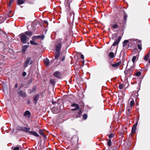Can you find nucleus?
Masks as SVG:
<instances>
[{
  "label": "nucleus",
  "instance_id": "f257e3e1",
  "mask_svg": "<svg viewBox=\"0 0 150 150\" xmlns=\"http://www.w3.org/2000/svg\"><path fill=\"white\" fill-rule=\"evenodd\" d=\"M135 66L133 64L130 69L125 71V73L126 75L128 77L131 76L133 72V71L134 68Z\"/></svg>",
  "mask_w": 150,
  "mask_h": 150
},
{
  "label": "nucleus",
  "instance_id": "f03ea898",
  "mask_svg": "<svg viewBox=\"0 0 150 150\" xmlns=\"http://www.w3.org/2000/svg\"><path fill=\"white\" fill-rule=\"evenodd\" d=\"M19 37L21 38V40L23 43H26V41L28 38L25 35L24 33H22L19 35Z\"/></svg>",
  "mask_w": 150,
  "mask_h": 150
},
{
  "label": "nucleus",
  "instance_id": "7ed1b4c3",
  "mask_svg": "<svg viewBox=\"0 0 150 150\" xmlns=\"http://www.w3.org/2000/svg\"><path fill=\"white\" fill-rule=\"evenodd\" d=\"M33 61L31 60V58L30 57H29L25 61L23 67L25 68L28 66V64H29L30 65H31L33 63Z\"/></svg>",
  "mask_w": 150,
  "mask_h": 150
},
{
  "label": "nucleus",
  "instance_id": "20e7f679",
  "mask_svg": "<svg viewBox=\"0 0 150 150\" xmlns=\"http://www.w3.org/2000/svg\"><path fill=\"white\" fill-rule=\"evenodd\" d=\"M18 93L20 96L23 98H25L27 96L26 93L22 90L19 91Z\"/></svg>",
  "mask_w": 150,
  "mask_h": 150
},
{
  "label": "nucleus",
  "instance_id": "39448f33",
  "mask_svg": "<svg viewBox=\"0 0 150 150\" xmlns=\"http://www.w3.org/2000/svg\"><path fill=\"white\" fill-rule=\"evenodd\" d=\"M72 0H65V5L68 11H70V4Z\"/></svg>",
  "mask_w": 150,
  "mask_h": 150
},
{
  "label": "nucleus",
  "instance_id": "423d86ee",
  "mask_svg": "<svg viewBox=\"0 0 150 150\" xmlns=\"http://www.w3.org/2000/svg\"><path fill=\"white\" fill-rule=\"evenodd\" d=\"M44 38V35H42L35 36L32 37V39L33 41L35 40L36 39L40 38L41 39H43Z\"/></svg>",
  "mask_w": 150,
  "mask_h": 150
},
{
  "label": "nucleus",
  "instance_id": "0eeeda50",
  "mask_svg": "<svg viewBox=\"0 0 150 150\" xmlns=\"http://www.w3.org/2000/svg\"><path fill=\"white\" fill-rule=\"evenodd\" d=\"M71 106L72 107H75V108L71 109V110L72 111H74L75 110H77L79 108V105L78 104L76 103H73L71 105Z\"/></svg>",
  "mask_w": 150,
  "mask_h": 150
},
{
  "label": "nucleus",
  "instance_id": "6e6552de",
  "mask_svg": "<svg viewBox=\"0 0 150 150\" xmlns=\"http://www.w3.org/2000/svg\"><path fill=\"white\" fill-rule=\"evenodd\" d=\"M53 75L57 78H60L61 76V74L58 71H55L53 74Z\"/></svg>",
  "mask_w": 150,
  "mask_h": 150
},
{
  "label": "nucleus",
  "instance_id": "1a4fd4ad",
  "mask_svg": "<svg viewBox=\"0 0 150 150\" xmlns=\"http://www.w3.org/2000/svg\"><path fill=\"white\" fill-rule=\"evenodd\" d=\"M66 41L65 39H62V38H59L57 39V43H60V44H62L64 43Z\"/></svg>",
  "mask_w": 150,
  "mask_h": 150
},
{
  "label": "nucleus",
  "instance_id": "9d476101",
  "mask_svg": "<svg viewBox=\"0 0 150 150\" xmlns=\"http://www.w3.org/2000/svg\"><path fill=\"white\" fill-rule=\"evenodd\" d=\"M132 107L129 106H128L127 108L126 113L127 115L129 116L131 115L130 111H131Z\"/></svg>",
  "mask_w": 150,
  "mask_h": 150
},
{
  "label": "nucleus",
  "instance_id": "9b49d317",
  "mask_svg": "<svg viewBox=\"0 0 150 150\" xmlns=\"http://www.w3.org/2000/svg\"><path fill=\"white\" fill-rule=\"evenodd\" d=\"M121 38V36H119L117 39L113 43L112 46H115L118 44L120 41Z\"/></svg>",
  "mask_w": 150,
  "mask_h": 150
},
{
  "label": "nucleus",
  "instance_id": "f8f14e48",
  "mask_svg": "<svg viewBox=\"0 0 150 150\" xmlns=\"http://www.w3.org/2000/svg\"><path fill=\"white\" fill-rule=\"evenodd\" d=\"M61 45L60 43H57L56 46L55 50L56 52H59L61 47Z\"/></svg>",
  "mask_w": 150,
  "mask_h": 150
},
{
  "label": "nucleus",
  "instance_id": "ddd939ff",
  "mask_svg": "<svg viewBox=\"0 0 150 150\" xmlns=\"http://www.w3.org/2000/svg\"><path fill=\"white\" fill-rule=\"evenodd\" d=\"M40 96L39 94H37L35 95L33 97V100L35 102V104H37V102Z\"/></svg>",
  "mask_w": 150,
  "mask_h": 150
},
{
  "label": "nucleus",
  "instance_id": "4468645a",
  "mask_svg": "<svg viewBox=\"0 0 150 150\" xmlns=\"http://www.w3.org/2000/svg\"><path fill=\"white\" fill-rule=\"evenodd\" d=\"M28 133L30 134L33 135L36 137H38L39 136V135L35 131H29L28 132Z\"/></svg>",
  "mask_w": 150,
  "mask_h": 150
},
{
  "label": "nucleus",
  "instance_id": "2eb2a0df",
  "mask_svg": "<svg viewBox=\"0 0 150 150\" xmlns=\"http://www.w3.org/2000/svg\"><path fill=\"white\" fill-rule=\"evenodd\" d=\"M24 115L25 117L28 116V117H30L31 116V114L29 111L26 110L24 112Z\"/></svg>",
  "mask_w": 150,
  "mask_h": 150
},
{
  "label": "nucleus",
  "instance_id": "dca6fc26",
  "mask_svg": "<svg viewBox=\"0 0 150 150\" xmlns=\"http://www.w3.org/2000/svg\"><path fill=\"white\" fill-rule=\"evenodd\" d=\"M137 123L134 124L133 125V126L132 128V131H131L132 133H133L135 132L136 131V127H137Z\"/></svg>",
  "mask_w": 150,
  "mask_h": 150
},
{
  "label": "nucleus",
  "instance_id": "f3484780",
  "mask_svg": "<svg viewBox=\"0 0 150 150\" xmlns=\"http://www.w3.org/2000/svg\"><path fill=\"white\" fill-rule=\"evenodd\" d=\"M121 63V62H118L115 64H112L111 66L113 67L116 68L118 67Z\"/></svg>",
  "mask_w": 150,
  "mask_h": 150
},
{
  "label": "nucleus",
  "instance_id": "a211bd4d",
  "mask_svg": "<svg viewBox=\"0 0 150 150\" xmlns=\"http://www.w3.org/2000/svg\"><path fill=\"white\" fill-rule=\"evenodd\" d=\"M60 55L59 52H56L54 54V57L55 59H58Z\"/></svg>",
  "mask_w": 150,
  "mask_h": 150
},
{
  "label": "nucleus",
  "instance_id": "6ab92c4d",
  "mask_svg": "<svg viewBox=\"0 0 150 150\" xmlns=\"http://www.w3.org/2000/svg\"><path fill=\"white\" fill-rule=\"evenodd\" d=\"M138 44L137 45L138 47L139 50H141L142 49V48L141 41L139 40H138Z\"/></svg>",
  "mask_w": 150,
  "mask_h": 150
},
{
  "label": "nucleus",
  "instance_id": "aec40b11",
  "mask_svg": "<svg viewBox=\"0 0 150 150\" xmlns=\"http://www.w3.org/2000/svg\"><path fill=\"white\" fill-rule=\"evenodd\" d=\"M24 33L26 35H27L28 36H31L32 35V32L30 31H26Z\"/></svg>",
  "mask_w": 150,
  "mask_h": 150
},
{
  "label": "nucleus",
  "instance_id": "412c9836",
  "mask_svg": "<svg viewBox=\"0 0 150 150\" xmlns=\"http://www.w3.org/2000/svg\"><path fill=\"white\" fill-rule=\"evenodd\" d=\"M24 2L25 0H18L17 4L18 5L22 4L24 3Z\"/></svg>",
  "mask_w": 150,
  "mask_h": 150
},
{
  "label": "nucleus",
  "instance_id": "4be33fe9",
  "mask_svg": "<svg viewBox=\"0 0 150 150\" xmlns=\"http://www.w3.org/2000/svg\"><path fill=\"white\" fill-rule=\"evenodd\" d=\"M24 127H21L20 126H18L16 127V130L18 131H23Z\"/></svg>",
  "mask_w": 150,
  "mask_h": 150
},
{
  "label": "nucleus",
  "instance_id": "5701e85b",
  "mask_svg": "<svg viewBox=\"0 0 150 150\" xmlns=\"http://www.w3.org/2000/svg\"><path fill=\"white\" fill-rule=\"evenodd\" d=\"M28 46L26 45L23 47L22 52L23 53H25L26 50L27 48L28 47Z\"/></svg>",
  "mask_w": 150,
  "mask_h": 150
},
{
  "label": "nucleus",
  "instance_id": "b1692460",
  "mask_svg": "<svg viewBox=\"0 0 150 150\" xmlns=\"http://www.w3.org/2000/svg\"><path fill=\"white\" fill-rule=\"evenodd\" d=\"M111 27L114 29L117 28L118 27V25L116 24L112 23L110 24Z\"/></svg>",
  "mask_w": 150,
  "mask_h": 150
},
{
  "label": "nucleus",
  "instance_id": "393cba45",
  "mask_svg": "<svg viewBox=\"0 0 150 150\" xmlns=\"http://www.w3.org/2000/svg\"><path fill=\"white\" fill-rule=\"evenodd\" d=\"M44 63L47 66H48L49 64V60L47 58L45 60H44Z\"/></svg>",
  "mask_w": 150,
  "mask_h": 150
},
{
  "label": "nucleus",
  "instance_id": "a878e982",
  "mask_svg": "<svg viewBox=\"0 0 150 150\" xmlns=\"http://www.w3.org/2000/svg\"><path fill=\"white\" fill-rule=\"evenodd\" d=\"M23 131L25 132H29V130H30V128H27L25 127H23Z\"/></svg>",
  "mask_w": 150,
  "mask_h": 150
},
{
  "label": "nucleus",
  "instance_id": "bb28decb",
  "mask_svg": "<svg viewBox=\"0 0 150 150\" xmlns=\"http://www.w3.org/2000/svg\"><path fill=\"white\" fill-rule=\"evenodd\" d=\"M149 53H148L144 57V59L146 61H147L149 59Z\"/></svg>",
  "mask_w": 150,
  "mask_h": 150
},
{
  "label": "nucleus",
  "instance_id": "cd10ccee",
  "mask_svg": "<svg viewBox=\"0 0 150 150\" xmlns=\"http://www.w3.org/2000/svg\"><path fill=\"white\" fill-rule=\"evenodd\" d=\"M129 41L127 40H125L123 43V47L125 46L128 43Z\"/></svg>",
  "mask_w": 150,
  "mask_h": 150
},
{
  "label": "nucleus",
  "instance_id": "c85d7f7f",
  "mask_svg": "<svg viewBox=\"0 0 150 150\" xmlns=\"http://www.w3.org/2000/svg\"><path fill=\"white\" fill-rule=\"evenodd\" d=\"M134 100H131L130 102V105L129 106L131 107H133L134 105Z\"/></svg>",
  "mask_w": 150,
  "mask_h": 150
},
{
  "label": "nucleus",
  "instance_id": "c756f323",
  "mask_svg": "<svg viewBox=\"0 0 150 150\" xmlns=\"http://www.w3.org/2000/svg\"><path fill=\"white\" fill-rule=\"evenodd\" d=\"M8 52L11 54H13V49L9 48L8 49Z\"/></svg>",
  "mask_w": 150,
  "mask_h": 150
},
{
  "label": "nucleus",
  "instance_id": "7c9ffc66",
  "mask_svg": "<svg viewBox=\"0 0 150 150\" xmlns=\"http://www.w3.org/2000/svg\"><path fill=\"white\" fill-rule=\"evenodd\" d=\"M50 83L53 85H54L55 81L54 79H51L50 80Z\"/></svg>",
  "mask_w": 150,
  "mask_h": 150
},
{
  "label": "nucleus",
  "instance_id": "2f4dec72",
  "mask_svg": "<svg viewBox=\"0 0 150 150\" xmlns=\"http://www.w3.org/2000/svg\"><path fill=\"white\" fill-rule=\"evenodd\" d=\"M109 56L110 57L112 58L114 57V53L112 52H111L109 54Z\"/></svg>",
  "mask_w": 150,
  "mask_h": 150
},
{
  "label": "nucleus",
  "instance_id": "473e14b6",
  "mask_svg": "<svg viewBox=\"0 0 150 150\" xmlns=\"http://www.w3.org/2000/svg\"><path fill=\"white\" fill-rule=\"evenodd\" d=\"M30 43L32 45H38V43L35 42L33 40H30Z\"/></svg>",
  "mask_w": 150,
  "mask_h": 150
},
{
  "label": "nucleus",
  "instance_id": "72a5a7b5",
  "mask_svg": "<svg viewBox=\"0 0 150 150\" xmlns=\"http://www.w3.org/2000/svg\"><path fill=\"white\" fill-rule=\"evenodd\" d=\"M112 142L111 139H109L107 142V144L108 146H110L111 145Z\"/></svg>",
  "mask_w": 150,
  "mask_h": 150
},
{
  "label": "nucleus",
  "instance_id": "f704fd0d",
  "mask_svg": "<svg viewBox=\"0 0 150 150\" xmlns=\"http://www.w3.org/2000/svg\"><path fill=\"white\" fill-rule=\"evenodd\" d=\"M39 133L41 135H43L44 134L43 131L42 129H40L39 131Z\"/></svg>",
  "mask_w": 150,
  "mask_h": 150
},
{
  "label": "nucleus",
  "instance_id": "c9c22d12",
  "mask_svg": "<svg viewBox=\"0 0 150 150\" xmlns=\"http://www.w3.org/2000/svg\"><path fill=\"white\" fill-rule=\"evenodd\" d=\"M82 112L81 110H80L79 113H78V114L76 115V118H78L80 116V115L81 114Z\"/></svg>",
  "mask_w": 150,
  "mask_h": 150
},
{
  "label": "nucleus",
  "instance_id": "e433bc0d",
  "mask_svg": "<svg viewBox=\"0 0 150 150\" xmlns=\"http://www.w3.org/2000/svg\"><path fill=\"white\" fill-rule=\"evenodd\" d=\"M14 0H10L9 2L8 3V5L9 6H10L11 3L13 2Z\"/></svg>",
  "mask_w": 150,
  "mask_h": 150
},
{
  "label": "nucleus",
  "instance_id": "4c0bfd02",
  "mask_svg": "<svg viewBox=\"0 0 150 150\" xmlns=\"http://www.w3.org/2000/svg\"><path fill=\"white\" fill-rule=\"evenodd\" d=\"M136 57L135 56H134L132 58V62H133V64L134 62L136 60Z\"/></svg>",
  "mask_w": 150,
  "mask_h": 150
},
{
  "label": "nucleus",
  "instance_id": "58836bf2",
  "mask_svg": "<svg viewBox=\"0 0 150 150\" xmlns=\"http://www.w3.org/2000/svg\"><path fill=\"white\" fill-rule=\"evenodd\" d=\"M141 74V72L140 71L137 72L136 74V75L137 76H139Z\"/></svg>",
  "mask_w": 150,
  "mask_h": 150
},
{
  "label": "nucleus",
  "instance_id": "ea45409f",
  "mask_svg": "<svg viewBox=\"0 0 150 150\" xmlns=\"http://www.w3.org/2000/svg\"><path fill=\"white\" fill-rule=\"evenodd\" d=\"M87 115L86 114H84L83 115V118L85 119L86 120L87 118Z\"/></svg>",
  "mask_w": 150,
  "mask_h": 150
},
{
  "label": "nucleus",
  "instance_id": "a19ab883",
  "mask_svg": "<svg viewBox=\"0 0 150 150\" xmlns=\"http://www.w3.org/2000/svg\"><path fill=\"white\" fill-rule=\"evenodd\" d=\"M123 88V85L122 84H120L119 86V88L120 89H122Z\"/></svg>",
  "mask_w": 150,
  "mask_h": 150
},
{
  "label": "nucleus",
  "instance_id": "79ce46f5",
  "mask_svg": "<svg viewBox=\"0 0 150 150\" xmlns=\"http://www.w3.org/2000/svg\"><path fill=\"white\" fill-rule=\"evenodd\" d=\"M114 136V134L112 133L111 134H110L109 135V137L110 138H112Z\"/></svg>",
  "mask_w": 150,
  "mask_h": 150
},
{
  "label": "nucleus",
  "instance_id": "37998d69",
  "mask_svg": "<svg viewBox=\"0 0 150 150\" xmlns=\"http://www.w3.org/2000/svg\"><path fill=\"white\" fill-rule=\"evenodd\" d=\"M127 14H125V16H124V19L125 21H126V19H127Z\"/></svg>",
  "mask_w": 150,
  "mask_h": 150
},
{
  "label": "nucleus",
  "instance_id": "c03bdc74",
  "mask_svg": "<svg viewBox=\"0 0 150 150\" xmlns=\"http://www.w3.org/2000/svg\"><path fill=\"white\" fill-rule=\"evenodd\" d=\"M26 75V73L25 72H23L22 73V75L23 76H25Z\"/></svg>",
  "mask_w": 150,
  "mask_h": 150
},
{
  "label": "nucleus",
  "instance_id": "a18cd8bd",
  "mask_svg": "<svg viewBox=\"0 0 150 150\" xmlns=\"http://www.w3.org/2000/svg\"><path fill=\"white\" fill-rule=\"evenodd\" d=\"M14 150H19V148L18 147H16L14 148Z\"/></svg>",
  "mask_w": 150,
  "mask_h": 150
},
{
  "label": "nucleus",
  "instance_id": "49530a36",
  "mask_svg": "<svg viewBox=\"0 0 150 150\" xmlns=\"http://www.w3.org/2000/svg\"><path fill=\"white\" fill-rule=\"evenodd\" d=\"M35 86H33L32 88V92H33L35 91Z\"/></svg>",
  "mask_w": 150,
  "mask_h": 150
},
{
  "label": "nucleus",
  "instance_id": "de8ad7c7",
  "mask_svg": "<svg viewBox=\"0 0 150 150\" xmlns=\"http://www.w3.org/2000/svg\"><path fill=\"white\" fill-rule=\"evenodd\" d=\"M0 57H1L2 58H5V56L2 55L0 54Z\"/></svg>",
  "mask_w": 150,
  "mask_h": 150
},
{
  "label": "nucleus",
  "instance_id": "09e8293b",
  "mask_svg": "<svg viewBox=\"0 0 150 150\" xmlns=\"http://www.w3.org/2000/svg\"><path fill=\"white\" fill-rule=\"evenodd\" d=\"M65 57L64 56H63L61 59L62 61H64L65 59Z\"/></svg>",
  "mask_w": 150,
  "mask_h": 150
},
{
  "label": "nucleus",
  "instance_id": "8fccbe9b",
  "mask_svg": "<svg viewBox=\"0 0 150 150\" xmlns=\"http://www.w3.org/2000/svg\"><path fill=\"white\" fill-rule=\"evenodd\" d=\"M81 59H84V56L83 54H82L81 55Z\"/></svg>",
  "mask_w": 150,
  "mask_h": 150
},
{
  "label": "nucleus",
  "instance_id": "3c124183",
  "mask_svg": "<svg viewBox=\"0 0 150 150\" xmlns=\"http://www.w3.org/2000/svg\"><path fill=\"white\" fill-rule=\"evenodd\" d=\"M18 86V83H16V84L15 85V87L16 88H17Z\"/></svg>",
  "mask_w": 150,
  "mask_h": 150
},
{
  "label": "nucleus",
  "instance_id": "603ef678",
  "mask_svg": "<svg viewBox=\"0 0 150 150\" xmlns=\"http://www.w3.org/2000/svg\"><path fill=\"white\" fill-rule=\"evenodd\" d=\"M44 23H46L47 24H48V22H47V21H44Z\"/></svg>",
  "mask_w": 150,
  "mask_h": 150
},
{
  "label": "nucleus",
  "instance_id": "864d4df0",
  "mask_svg": "<svg viewBox=\"0 0 150 150\" xmlns=\"http://www.w3.org/2000/svg\"><path fill=\"white\" fill-rule=\"evenodd\" d=\"M56 103V102H54V101H52V103L53 104H54Z\"/></svg>",
  "mask_w": 150,
  "mask_h": 150
},
{
  "label": "nucleus",
  "instance_id": "5fc2aeb1",
  "mask_svg": "<svg viewBox=\"0 0 150 150\" xmlns=\"http://www.w3.org/2000/svg\"><path fill=\"white\" fill-rule=\"evenodd\" d=\"M42 135L43 136V137L44 138H46V136L44 135V134H43V135Z\"/></svg>",
  "mask_w": 150,
  "mask_h": 150
},
{
  "label": "nucleus",
  "instance_id": "6e6d98bb",
  "mask_svg": "<svg viewBox=\"0 0 150 150\" xmlns=\"http://www.w3.org/2000/svg\"><path fill=\"white\" fill-rule=\"evenodd\" d=\"M72 14L73 15V18H74V13H72Z\"/></svg>",
  "mask_w": 150,
  "mask_h": 150
},
{
  "label": "nucleus",
  "instance_id": "4d7b16f0",
  "mask_svg": "<svg viewBox=\"0 0 150 150\" xmlns=\"http://www.w3.org/2000/svg\"><path fill=\"white\" fill-rule=\"evenodd\" d=\"M149 62L150 63V58L149 59Z\"/></svg>",
  "mask_w": 150,
  "mask_h": 150
},
{
  "label": "nucleus",
  "instance_id": "13d9d810",
  "mask_svg": "<svg viewBox=\"0 0 150 150\" xmlns=\"http://www.w3.org/2000/svg\"><path fill=\"white\" fill-rule=\"evenodd\" d=\"M11 12V11H10L9 12V14Z\"/></svg>",
  "mask_w": 150,
  "mask_h": 150
},
{
  "label": "nucleus",
  "instance_id": "bf43d9fd",
  "mask_svg": "<svg viewBox=\"0 0 150 150\" xmlns=\"http://www.w3.org/2000/svg\"><path fill=\"white\" fill-rule=\"evenodd\" d=\"M82 63H83V65H84V61H83L82 62Z\"/></svg>",
  "mask_w": 150,
  "mask_h": 150
},
{
  "label": "nucleus",
  "instance_id": "052dcab7",
  "mask_svg": "<svg viewBox=\"0 0 150 150\" xmlns=\"http://www.w3.org/2000/svg\"><path fill=\"white\" fill-rule=\"evenodd\" d=\"M21 88V87H19V89L20 90Z\"/></svg>",
  "mask_w": 150,
  "mask_h": 150
},
{
  "label": "nucleus",
  "instance_id": "680f3d73",
  "mask_svg": "<svg viewBox=\"0 0 150 150\" xmlns=\"http://www.w3.org/2000/svg\"><path fill=\"white\" fill-rule=\"evenodd\" d=\"M30 102V101H28V103H29Z\"/></svg>",
  "mask_w": 150,
  "mask_h": 150
},
{
  "label": "nucleus",
  "instance_id": "e2e57ef3",
  "mask_svg": "<svg viewBox=\"0 0 150 150\" xmlns=\"http://www.w3.org/2000/svg\"><path fill=\"white\" fill-rule=\"evenodd\" d=\"M30 82H31L32 81V79L30 80Z\"/></svg>",
  "mask_w": 150,
  "mask_h": 150
},
{
  "label": "nucleus",
  "instance_id": "0e129e2a",
  "mask_svg": "<svg viewBox=\"0 0 150 150\" xmlns=\"http://www.w3.org/2000/svg\"><path fill=\"white\" fill-rule=\"evenodd\" d=\"M21 8H22V6H21Z\"/></svg>",
  "mask_w": 150,
  "mask_h": 150
},
{
  "label": "nucleus",
  "instance_id": "69168bd1",
  "mask_svg": "<svg viewBox=\"0 0 150 150\" xmlns=\"http://www.w3.org/2000/svg\"><path fill=\"white\" fill-rule=\"evenodd\" d=\"M108 150V149H107V150Z\"/></svg>",
  "mask_w": 150,
  "mask_h": 150
}]
</instances>
